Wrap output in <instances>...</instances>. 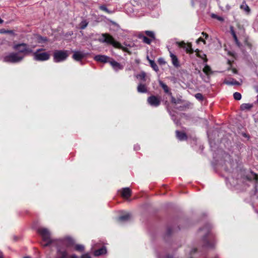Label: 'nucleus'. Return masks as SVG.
<instances>
[{
    "mask_svg": "<svg viewBox=\"0 0 258 258\" xmlns=\"http://www.w3.org/2000/svg\"><path fill=\"white\" fill-rule=\"evenodd\" d=\"M158 62L159 64L163 65L165 64L166 62L163 58H159L158 60Z\"/></svg>",
    "mask_w": 258,
    "mask_h": 258,
    "instance_id": "obj_41",
    "label": "nucleus"
},
{
    "mask_svg": "<svg viewBox=\"0 0 258 258\" xmlns=\"http://www.w3.org/2000/svg\"><path fill=\"white\" fill-rule=\"evenodd\" d=\"M51 240L50 239V238H49V244L51 243Z\"/></svg>",
    "mask_w": 258,
    "mask_h": 258,
    "instance_id": "obj_56",
    "label": "nucleus"
},
{
    "mask_svg": "<svg viewBox=\"0 0 258 258\" xmlns=\"http://www.w3.org/2000/svg\"><path fill=\"white\" fill-rule=\"evenodd\" d=\"M4 22V20H3L1 18H0V24H2Z\"/></svg>",
    "mask_w": 258,
    "mask_h": 258,
    "instance_id": "obj_54",
    "label": "nucleus"
},
{
    "mask_svg": "<svg viewBox=\"0 0 258 258\" xmlns=\"http://www.w3.org/2000/svg\"><path fill=\"white\" fill-rule=\"evenodd\" d=\"M176 138L180 141H186L187 139L186 134L183 132L179 131L175 132Z\"/></svg>",
    "mask_w": 258,
    "mask_h": 258,
    "instance_id": "obj_14",
    "label": "nucleus"
},
{
    "mask_svg": "<svg viewBox=\"0 0 258 258\" xmlns=\"http://www.w3.org/2000/svg\"><path fill=\"white\" fill-rule=\"evenodd\" d=\"M196 53V56L202 59H203L204 62H207L208 61V59L207 58L206 55L203 53L202 51H200L199 49H197L195 51Z\"/></svg>",
    "mask_w": 258,
    "mask_h": 258,
    "instance_id": "obj_16",
    "label": "nucleus"
},
{
    "mask_svg": "<svg viewBox=\"0 0 258 258\" xmlns=\"http://www.w3.org/2000/svg\"><path fill=\"white\" fill-rule=\"evenodd\" d=\"M159 84L160 86L163 89L165 93L167 94L169 96H171L172 93L170 91L169 88L166 84L163 83L162 81H159Z\"/></svg>",
    "mask_w": 258,
    "mask_h": 258,
    "instance_id": "obj_15",
    "label": "nucleus"
},
{
    "mask_svg": "<svg viewBox=\"0 0 258 258\" xmlns=\"http://www.w3.org/2000/svg\"><path fill=\"white\" fill-rule=\"evenodd\" d=\"M172 231V229L171 228H168L167 231V235H170Z\"/></svg>",
    "mask_w": 258,
    "mask_h": 258,
    "instance_id": "obj_47",
    "label": "nucleus"
},
{
    "mask_svg": "<svg viewBox=\"0 0 258 258\" xmlns=\"http://www.w3.org/2000/svg\"><path fill=\"white\" fill-rule=\"evenodd\" d=\"M245 44L250 49L252 47V44L251 43L248 42L247 40L245 41Z\"/></svg>",
    "mask_w": 258,
    "mask_h": 258,
    "instance_id": "obj_44",
    "label": "nucleus"
},
{
    "mask_svg": "<svg viewBox=\"0 0 258 258\" xmlns=\"http://www.w3.org/2000/svg\"><path fill=\"white\" fill-rule=\"evenodd\" d=\"M170 96L171 97V102L172 104H176L177 103H178L177 100L174 97L172 96V94L171 95V96Z\"/></svg>",
    "mask_w": 258,
    "mask_h": 258,
    "instance_id": "obj_40",
    "label": "nucleus"
},
{
    "mask_svg": "<svg viewBox=\"0 0 258 258\" xmlns=\"http://www.w3.org/2000/svg\"><path fill=\"white\" fill-rule=\"evenodd\" d=\"M147 59L148 60L149 63H150V66L151 67V68L156 72H158L159 71V68H158V66L157 65V64L155 63V62L153 60H151L149 58V56H148L147 57Z\"/></svg>",
    "mask_w": 258,
    "mask_h": 258,
    "instance_id": "obj_20",
    "label": "nucleus"
},
{
    "mask_svg": "<svg viewBox=\"0 0 258 258\" xmlns=\"http://www.w3.org/2000/svg\"><path fill=\"white\" fill-rule=\"evenodd\" d=\"M256 212L258 214V210L256 211Z\"/></svg>",
    "mask_w": 258,
    "mask_h": 258,
    "instance_id": "obj_59",
    "label": "nucleus"
},
{
    "mask_svg": "<svg viewBox=\"0 0 258 258\" xmlns=\"http://www.w3.org/2000/svg\"><path fill=\"white\" fill-rule=\"evenodd\" d=\"M195 96L197 99L200 101H202L204 99L203 95L201 93H197L195 94Z\"/></svg>",
    "mask_w": 258,
    "mask_h": 258,
    "instance_id": "obj_37",
    "label": "nucleus"
},
{
    "mask_svg": "<svg viewBox=\"0 0 258 258\" xmlns=\"http://www.w3.org/2000/svg\"><path fill=\"white\" fill-rule=\"evenodd\" d=\"M167 258H172V256H169V255H167Z\"/></svg>",
    "mask_w": 258,
    "mask_h": 258,
    "instance_id": "obj_55",
    "label": "nucleus"
},
{
    "mask_svg": "<svg viewBox=\"0 0 258 258\" xmlns=\"http://www.w3.org/2000/svg\"><path fill=\"white\" fill-rule=\"evenodd\" d=\"M68 50H57L53 53V60L55 62H59L65 60L69 56Z\"/></svg>",
    "mask_w": 258,
    "mask_h": 258,
    "instance_id": "obj_4",
    "label": "nucleus"
},
{
    "mask_svg": "<svg viewBox=\"0 0 258 258\" xmlns=\"http://www.w3.org/2000/svg\"><path fill=\"white\" fill-rule=\"evenodd\" d=\"M232 71L233 73H234V74H237V70L235 68H233L232 69Z\"/></svg>",
    "mask_w": 258,
    "mask_h": 258,
    "instance_id": "obj_51",
    "label": "nucleus"
},
{
    "mask_svg": "<svg viewBox=\"0 0 258 258\" xmlns=\"http://www.w3.org/2000/svg\"><path fill=\"white\" fill-rule=\"evenodd\" d=\"M228 54L229 55H231V56H233V57H234V54L233 52H231L229 51V52H228Z\"/></svg>",
    "mask_w": 258,
    "mask_h": 258,
    "instance_id": "obj_52",
    "label": "nucleus"
},
{
    "mask_svg": "<svg viewBox=\"0 0 258 258\" xmlns=\"http://www.w3.org/2000/svg\"><path fill=\"white\" fill-rule=\"evenodd\" d=\"M202 34L205 37V39H207L209 37L208 34L204 32H203Z\"/></svg>",
    "mask_w": 258,
    "mask_h": 258,
    "instance_id": "obj_49",
    "label": "nucleus"
},
{
    "mask_svg": "<svg viewBox=\"0 0 258 258\" xmlns=\"http://www.w3.org/2000/svg\"><path fill=\"white\" fill-rule=\"evenodd\" d=\"M88 25V22L86 20H83L79 24L80 28L82 30L85 29Z\"/></svg>",
    "mask_w": 258,
    "mask_h": 258,
    "instance_id": "obj_32",
    "label": "nucleus"
},
{
    "mask_svg": "<svg viewBox=\"0 0 258 258\" xmlns=\"http://www.w3.org/2000/svg\"><path fill=\"white\" fill-rule=\"evenodd\" d=\"M99 8L100 10L104 11L105 13L109 14H112V13H113L112 11L108 10L105 5H102L100 6Z\"/></svg>",
    "mask_w": 258,
    "mask_h": 258,
    "instance_id": "obj_26",
    "label": "nucleus"
},
{
    "mask_svg": "<svg viewBox=\"0 0 258 258\" xmlns=\"http://www.w3.org/2000/svg\"><path fill=\"white\" fill-rule=\"evenodd\" d=\"M178 46L184 49L187 45V43H185L184 41L178 42H177Z\"/></svg>",
    "mask_w": 258,
    "mask_h": 258,
    "instance_id": "obj_36",
    "label": "nucleus"
},
{
    "mask_svg": "<svg viewBox=\"0 0 258 258\" xmlns=\"http://www.w3.org/2000/svg\"><path fill=\"white\" fill-rule=\"evenodd\" d=\"M233 97L236 100H239L241 99V95L240 93L235 92L233 94Z\"/></svg>",
    "mask_w": 258,
    "mask_h": 258,
    "instance_id": "obj_35",
    "label": "nucleus"
},
{
    "mask_svg": "<svg viewBox=\"0 0 258 258\" xmlns=\"http://www.w3.org/2000/svg\"><path fill=\"white\" fill-rule=\"evenodd\" d=\"M139 38L142 39L145 43L147 44H150L151 43L152 40L153 39L150 38H148L147 36L144 35L143 34H140L138 36Z\"/></svg>",
    "mask_w": 258,
    "mask_h": 258,
    "instance_id": "obj_18",
    "label": "nucleus"
},
{
    "mask_svg": "<svg viewBox=\"0 0 258 258\" xmlns=\"http://www.w3.org/2000/svg\"><path fill=\"white\" fill-rule=\"evenodd\" d=\"M81 258H91L88 254H84L82 255Z\"/></svg>",
    "mask_w": 258,
    "mask_h": 258,
    "instance_id": "obj_48",
    "label": "nucleus"
},
{
    "mask_svg": "<svg viewBox=\"0 0 258 258\" xmlns=\"http://www.w3.org/2000/svg\"><path fill=\"white\" fill-rule=\"evenodd\" d=\"M33 228L36 229L37 234L41 238L40 244L43 247L48 246V230L46 228L37 225V222L34 223Z\"/></svg>",
    "mask_w": 258,
    "mask_h": 258,
    "instance_id": "obj_1",
    "label": "nucleus"
},
{
    "mask_svg": "<svg viewBox=\"0 0 258 258\" xmlns=\"http://www.w3.org/2000/svg\"><path fill=\"white\" fill-rule=\"evenodd\" d=\"M147 102L151 106L157 107L161 104L160 97L157 96L151 95L147 98Z\"/></svg>",
    "mask_w": 258,
    "mask_h": 258,
    "instance_id": "obj_7",
    "label": "nucleus"
},
{
    "mask_svg": "<svg viewBox=\"0 0 258 258\" xmlns=\"http://www.w3.org/2000/svg\"><path fill=\"white\" fill-rule=\"evenodd\" d=\"M250 174L246 175V178L248 181L254 180L256 183H258V175L253 171H250Z\"/></svg>",
    "mask_w": 258,
    "mask_h": 258,
    "instance_id": "obj_12",
    "label": "nucleus"
},
{
    "mask_svg": "<svg viewBox=\"0 0 258 258\" xmlns=\"http://www.w3.org/2000/svg\"><path fill=\"white\" fill-rule=\"evenodd\" d=\"M109 63L111 65V66L116 70L122 69V67L120 63L114 60H111V61H109Z\"/></svg>",
    "mask_w": 258,
    "mask_h": 258,
    "instance_id": "obj_21",
    "label": "nucleus"
},
{
    "mask_svg": "<svg viewBox=\"0 0 258 258\" xmlns=\"http://www.w3.org/2000/svg\"><path fill=\"white\" fill-rule=\"evenodd\" d=\"M234 40V41L235 42V44H236V45L238 47H240L241 46V44L240 43V42L239 41L238 39V38L236 36H234V37L233 38Z\"/></svg>",
    "mask_w": 258,
    "mask_h": 258,
    "instance_id": "obj_39",
    "label": "nucleus"
},
{
    "mask_svg": "<svg viewBox=\"0 0 258 258\" xmlns=\"http://www.w3.org/2000/svg\"><path fill=\"white\" fill-rule=\"evenodd\" d=\"M146 74L145 72H142L141 73L137 75L136 76V78L138 79H140L143 81V82H145L146 81Z\"/></svg>",
    "mask_w": 258,
    "mask_h": 258,
    "instance_id": "obj_22",
    "label": "nucleus"
},
{
    "mask_svg": "<svg viewBox=\"0 0 258 258\" xmlns=\"http://www.w3.org/2000/svg\"><path fill=\"white\" fill-rule=\"evenodd\" d=\"M58 256L59 258H69V255L66 251H59Z\"/></svg>",
    "mask_w": 258,
    "mask_h": 258,
    "instance_id": "obj_30",
    "label": "nucleus"
},
{
    "mask_svg": "<svg viewBox=\"0 0 258 258\" xmlns=\"http://www.w3.org/2000/svg\"><path fill=\"white\" fill-rule=\"evenodd\" d=\"M36 39L38 43H42L46 40V39H44L40 36H37Z\"/></svg>",
    "mask_w": 258,
    "mask_h": 258,
    "instance_id": "obj_38",
    "label": "nucleus"
},
{
    "mask_svg": "<svg viewBox=\"0 0 258 258\" xmlns=\"http://www.w3.org/2000/svg\"><path fill=\"white\" fill-rule=\"evenodd\" d=\"M252 105L249 103H243L241 105L240 108L241 110H248L252 108Z\"/></svg>",
    "mask_w": 258,
    "mask_h": 258,
    "instance_id": "obj_25",
    "label": "nucleus"
},
{
    "mask_svg": "<svg viewBox=\"0 0 258 258\" xmlns=\"http://www.w3.org/2000/svg\"><path fill=\"white\" fill-rule=\"evenodd\" d=\"M198 250V249L197 248H193L191 251H190V253L191 254H193V253H196Z\"/></svg>",
    "mask_w": 258,
    "mask_h": 258,
    "instance_id": "obj_50",
    "label": "nucleus"
},
{
    "mask_svg": "<svg viewBox=\"0 0 258 258\" xmlns=\"http://www.w3.org/2000/svg\"><path fill=\"white\" fill-rule=\"evenodd\" d=\"M169 53L172 64L175 68H178L180 67V63L177 57L171 51Z\"/></svg>",
    "mask_w": 258,
    "mask_h": 258,
    "instance_id": "obj_11",
    "label": "nucleus"
},
{
    "mask_svg": "<svg viewBox=\"0 0 258 258\" xmlns=\"http://www.w3.org/2000/svg\"><path fill=\"white\" fill-rule=\"evenodd\" d=\"M71 258H77V256L75 255H73L71 256Z\"/></svg>",
    "mask_w": 258,
    "mask_h": 258,
    "instance_id": "obj_53",
    "label": "nucleus"
},
{
    "mask_svg": "<svg viewBox=\"0 0 258 258\" xmlns=\"http://www.w3.org/2000/svg\"><path fill=\"white\" fill-rule=\"evenodd\" d=\"M107 250L106 247L105 246H102L100 248H99L94 251V255L96 256H98L105 254Z\"/></svg>",
    "mask_w": 258,
    "mask_h": 258,
    "instance_id": "obj_17",
    "label": "nucleus"
},
{
    "mask_svg": "<svg viewBox=\"0 0 258 258\" xmlns=\"http://www.w3.org/2000/svg\"><path fill=\"white\" fill-rule=\"evenodd\" d=\"M225 83L230 85H239L240 83L236 80L232 79L231 81H225Z\"/></svg>",
    "mask_w": 258,
    "mask_h": 258,
    "instance_id": "obj_29",
    "label": "nucleus"
},
{
    "mask_svg": "<svg viewBox=\"0 0 258 258\" xmlns=\"http://www.w3.org/2000/svg\"><path fill=\"white\" fill-rule=\"evenodd\" d=\"M145 34L150 37L151 39L154 40L155 39V35L154 32L151 31L147 30L144 32Z\"/></svg>",
    "mask_w": 258,
    "mask_h": 258,
    "instance_id": "obj_27",
    "label": "nucleus"
},
{
    "mask_svg": "<svg viewBox=\"0 0 258 258\" xmlns=\"http://www.w3.org/2000/svg\"><path fill=\"white\" fill-rule=\"evenodd\" d=\"M230 32L233 36V38H234V36H236V33H235L234 30H233V27H231Z\"/></svg>",
    "mask_w": 258,
    "mask_h": 258,
    "instance_id": "obj_43",
    "label": "nucleus"
},
{
    "mask_svg": "<svg viewBox=\"0 0 258 258\" xmlns=\"http://www.w3.org/2000/svg\"><path fill=\"white\" fill-rule=\"evenodd\" d=\"M213 18H216L219 21H223V18L221 17H217L216 15H213Z\"/></svg>",
    "mask_w": 258,
    "mask_h": 258,
    "instance_id": "obj_46",
    "label": "nucleus"
},
{
    "mask_svg": "<svg viewBox=\"0 0 258 258\" xmlns=\"http://www.w3.org/2000/svg\"><path fill=\"white\" fill-rule=\"evenodd\" d=\"M203 71L204 73L207 75H209L212 73V70L210 67L207 64L205 66Z\"/></svg>",
    "mask_w": 258,
    "mask_h": 258,
    "instance_id": "obj_31",
    "label": "nucleus"
},
{
    "mask_svg": "<svg viewBox=\"0 0 258 258\" xmlns=\"http://www.w3.org/2000/svg\"><path fill=\"white\" fill-rule=\"evenodd\" d=\"M13 49L18 51L19 53H22L25 55L28 54L33 52L32 47H30L28 44L25 43H18L15 44Z\"/></svg>",
    "mask_w": 258,
    "mask_h": 258,
    "instance_id": "obj_3",
    "label": "nucleus"
},
{
    "mask_svg": "<svg viewBox=\"0 0 258 258\" xmlns=\"http://www.w3.org/2000/svg\"><path fill=\"white\" fill-rule=\"evenodd\" d=\"M85 54L81 52V51H77L74 52L72 57L74 60L77 61H81L82 59L85 57Z\"/></svg>",
    "mask_w": 258,
    "mask_h": 258,
    "instance_id": "obj_10",
    "label": "nucleus"
},
{
    "mask_svg": "<svg viewBox=\"0 0 258 258\" xmlns=\"http://www.w3.org/2000/svg\"><path fill=\"white\" fill-rule=\"evenodd\" d=\"M187 53L192 54L194 50L192 48V45L190 43H187V46L184 48Z\"/></svg>",
    "mask_w": 258,
    "mask_h": 258,
    "instance_id": "obj_24",
    "label": "nucleus"
},
{
    "mask_svg": "<svg viewBox=\"0 0 258 258\" xmlns=\"http://www.w3.org/2000/svg\"><path fill=\"white\" fill-rule=\"evenodd\" d=\"M34 58L38 61H44L48 59V53L46 52H42V49H37L33 53Z\"/></svg>",
    "mask_w": 258,
    "mask_h": 258,
    "instance_id": "obj_6",
    "label": "nucleus"
},
{
    "mask_svg": "<svg viewBox=\"0 0 258 258\" xmlns=\"http://www.w3.org/2000/svg\"><path fill=\"white\" fill-rule=\"evenodd\" d=\"M102 36L104 38L102 41L103 42H105L107 44L112 45L114 48L122 49L124 51H127V48L123 47L120 43L116 41L110 34L108 33H103L102 34Z\"/></svg>",
    "mask_w": 258,
    "mask_h": 258,
    "instance_id": "obj_2",
    "label": "nucleus"
},
{
    "mask_svg": "<svg viewBox=\"0 0 258 258\" xmlns=\"http://www.w3.org/2000/svg\"><path fill=\"white\" fill-rule=\"evenodd\" d=\"M240 9L244 10L247 13H249L250 12V9L248 5L246 4L245 2L244 1L242 4L240 5Z\"/></svg>",
    "mask_w": 258,
    "mask_h": 258,
    "instance_id": "obj_23",
    "label": "nucleus"
},
{
    "mask_svg": "<svg viewBox=\"0 0 258 258\" xmlns=\"http://www.w3.org/2000/svg\"><path fill=\"white\" fill-rule=\"evenodd\" d=\"M23 59V56H21L18 53L12 52L4 58L6 62L11 63H17L21 61Z\"/></svg>",
    "mask_w": 258,
    "mask_h": 258,
    "instance_id": "obj_5",
    "label": "nucleus"
},
{
    "mask_svg": "<svg viewBox=\"0 0 258 258\" xmlns=\"http://www.w3.org/2000/svg\"><path fill=\"white\" fill-rule=\"evenodd\" d=\"M209 234V231L208 230L207 233L204 236L203 238V247L206 248H212L214 247V243L213 242L211 241L208 238Z\"/></svg>",
    "mask_w": 258,
    "mask_h": 258,
    "instance_id": "obj_8",
    "label": "nucleus"
},
{
    "mask_svg": "<svg viewBox=\"0 0 258 258\" xmlns=\"http://www.w3.org/2000/svg\"><path fill=\"white\" fill-rule=\"evenodd\" d=\"M137 91L139 93H146L147 92V87L145 85L140 83L137 87Z\"/></svg>",
    "mask_w": 258,
    "mask_h": 258,
    "instance_id": "obj_19",
    "label": "nucleus"
},
{
    "mask_svg": "<svg viewBox=\"0 0 258 258\" xmlns=\"http://www.w3.org/2000/svg\"><path fill=\"white\" fill-rule=\"evenodd\" d=\"M200 42H203L204 44H206V41L202 37H200L197 40V43H199Z\"/></svg>",
    "mask_w": 258,
    "mask_h": 258,
    "instance_id": "obj_42",
    "label": "nucleus"
},
{
    "mask_svg": "<svg viewBox=\"0 0 258 258\" xmlns=\"http://www.w3.org/2000/svg\"><path fill=\"white\" fill-rule=\"evenodd\" d=\"M120 194L123 198L127 199L132 195V190L128 187L123 188L120 190Z\"/></svg>",
    "mask_w": 258,
    "mask_h": 258,
    "instance_id": "obj_9",
    "label": "nucleus"
},
{
    "mask_svg": "<svg viewBox=\"0 0 258 258\" xmlns=\"http://www.w3.org/2000/svg\"><path fill=\"white\" fill-rule=\"evenodd\" d=\"M109 59V57L104 55H97L94 57L96 61L104 63L108 62Z\"/></svg>",
    "mask_w": 258,
    "mask_h": 258,
    "instance_id": "obj_13",
    "label": "nucleus"
},
{
    "mask_svg": "<svg viewBox=\"0 0 258 258\" xmlns=\"http://www.w3.org/2000/svg\"><path fill=\"white\" fill-rule=\"evenodd\" d=\"M233 62V61L228 60L227 63L230 66V67L228 69V70H230L231 69Z\"/></svg>",
    "mask_w": 258,
    "mask_h": 258,
    "instance_id": "obj_45",
    "label": "nucleus"
},
{
    "mask_svg": "<svg viewBox=\"0 0 258 258\" xmlns=\"http://www.w3.org/2000/svg\"><path fill=\"white\" fill-rule=\"evenodd\" d=\"M0 258H4V257H3V256L2 255H0Z\"/></svg>",
    "mask_w": 258,
    "mask_h": 258,
    "instance_id": "obj_58",
    "label": "nucleus"
},
{
    "mask_svg": "<svg viewBox=\"0 0 258 258\" xmlns=\"http://www.w3.org/2000/svg\"><path fill=\"white\" fill-rule=\"evenodd\" d=\"M75 249L76 251L82 252L84 250V247L81 244H76L75 246Z\"/></svg>",
    "mask_w": 258,
    "mask_h": 258,
    "instance_id": "obj_34",
    "label": "nucleus"
},
{
    "mask_svg": "<svg viewBox=\"0 0 258 258\" xmlns=\"http://www.w3.org/2000/svg\"><path fill=\"white\" fill-rule=\"evenodd\" d=\"M0 33H2V34L7 33V34H9L10 35H13V36L15 35V33L13 30H6L5 29H1L0 30Z\"/></svg>",
    "mask_w": 258,
    "mask_h": 258,
    "instance_id": "obj_33",
    "label": "nucleus"
},
{
    "mask_svg": "<svg viewBox=\"0 0 258 258\" xmlns=\"http://www.w3.org/2000/svg\"><path fill=\"white\" fill-rule=\"evenodd\" d=\"M130 218V215L129 214H126L122 216H120L118 218V220L119 221H127Z\"/></svg>",
    "mask_w": 258,
    "mask_h": 258,
    "instance_id": "obj_28",
    "label": "nucleus"
},
{
    "mask_svg": "<svg viewBox=\"0 0 258 258\" xmlns=\"http://www.w3.org/2000/svg\"><path fill=\"white\" fill-rule=\"evenodd\" d=\"M24 258H30L29 256H25Z\"/></svg>",
    "mask_w": 258,
    "mask_h": 258,
    "instance_id": "obj_57",
    "label": "nucleus"
}]
</instances>
